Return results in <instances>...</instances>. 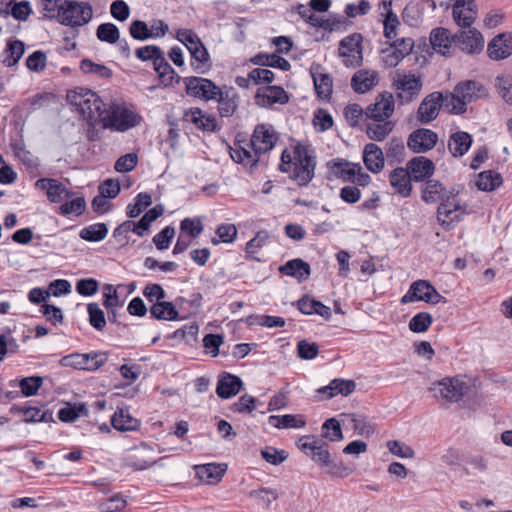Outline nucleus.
I'll return each mask as SVG.
<instances>
[{
  "mask_svg": "<svg viewBox=\"0 0 512 512\" xmlns=\"http://www.w3.org/2000/svg\"><path fill=\"white\" fill-rule=\"evenodd\" d=\"M316 165L315 150L310 145L297 143L291 151L282 152L279 168L299 186H307L315 176Z\"/></svg>",
  "mask_w": 512,
  "mask_h": 512,
  "instance_id": "f257e3e1",
  "label": "nucleus"
},
{
  "mask_svg": "<svg viewBox=\"0 0 512 512\" xmlns=\"http://www.w3.org/2000/svg\"><path fill=\"white\" fill-rule=\"evenodd\" d=\"M67 101L85 120L101 119L105 112L101 98L87 88H76L67 93Z\"/></svg>",
  "mask_w": 512,
  "mask_h": 512,
  "instance_id": "f03ea898",
  "label": "nucleus"
},
{
  "mask_svg": "<svg viewBox=\"0 0 512 512\" xmlns=\"http://www.w3.org/2000/svg\"><path fill=\"white\" fill-rule=\"evenodd\" d=\"M93 18V9L88 2L63 0L58 4L57 21L71 28H78L88 24Z\"/></svg>",
  "mask_w": 512,
  "mask_h": 512,
  "instance_id": "7ed1b4c3",
  "label": "nucleus"
},
{
  "mask_svg": "<svg viewBox=\"0 0 512 512\" xmlns=\"http://www.w3.org/2000/svg\"><path fill=\"white\" fill-rule=\"evenodd\" d=\"M140 116L121 104H112L101 117L103 127L114 131L125 132L140 122Z\"/></svg>",
  "mask_w": 512,
  "mask_h": 512,
  "instance_id": "20e7f679",
  "label": "nucleus"
},
{
  "mask_svg": "<svg viewBox=\"0 0 512 512\" xmlns=\"http://www.w3.org/2000/svg\"><path fill=\"white\" fill-rule=\"evenodd\" d=\"M468 382L460 377H446L433 384L431 388L436 397H441L447 402H458L469 391Z\"/></svg>",
  "mask_w": 512,
  "mask_h": 512,
  "instance_id": "39448f33",
  "label": "nucleus"
},
{
  "mask_svg": "<svg viewBox=\"0 0 512 512\" xmlns=\"http://www.w3.org/2000/svg\"><path fill=\"white\" fill-rule=\"evenodd\" d=\"M418 301H423L429 304H438L440 302L446 303L445 297H443L427 280L414 281L410 285L406 294L401 298L402 304Z\"/></svg>",
  "mask_w": 512,
  "mask_h": 512,
  "instance_id": "423d86ee",
  "label": "nucleus"
},
{
  "mask_svg": "<svg viewBox=\"0 0 512 512\" xmlns=\"http://www.w3.org/2000/svg\"><path fill=\"white\" fill-rule=\"evenodd\" d=\"M362 36L354 33L341 40L339 45V56L346 67H355L362 61L361 49Z\"/></svg>",
  "mask_w": 512,
  "mask_h": 512,
  "instance_id": "0eeeda50",
  "label": "nucleus"
},
{
  "mask_svg": "<svg viewBox=\"0 0 512 512\" xmlns=\"http://www.w3.org/2000/svg\"><path fill=\"white\" fill-rule=\"evenodd\" d=\"M185 84L186 93L189 96L204 100H212L217 98L219 94V87L209 79L202 77H186L183 79Z\"/></svg>",
  "mask_w": 512,
  "mask_h": 512,
  "instance_id": "6e6552de",
  "label": "nucleus"
},
{
  "mask_svg": "<svg viewBox=\"0 0 512 512\" xmlns=\"http://www.w3.org/2000/svg\"><path fill=\"white\" fill-rule=\"evenodd\" d=\"M454 46L466 54H478L484 48V38L476 28H468L454 34Z\"/></svg>",
  "mask_w": 512,
  "mask_h": 512,
  "instance_id": "1a4fd4ad",
  "label": "nucleus"
},
{
  "mask_svg": "<svg viewBox=\"0 0 512 512\" xmlns=\"http://www.w3.org/2000/svg\"><path fill=\"white\" fill-rule=\"evenodd\" d=\"M478 9L475 0H454L452 17L462 28H470L477 19Z\"/></svg>",
  "mask_w": 512,
  "mask_h": 512,
  "instance_id": "9d476101",
  "label": "nucleus"
},
{
  "mask_svg": "<svg viewBox=\"0 0 512 512\" xmlns=\"http://www.w3.org/2000/svg\"><path fill=\"white\" fill-rule=\"evenodd\" d=\"M395 109V100L392 94H380L374 103L365 109V116L368 120H389Z\"/></svg>",
  "mask_w": 512,
  "mask_h": 512,
  "instance_id": "9b49d317",
  "label": "nucleus"
},
{
  "mask_svg": "<svg viewBox=\"0 0 512 512\" xmlns=\"http://www.w3.org/2000/svg\"><path fill=\"white\" fill-rule=\"evenodd\" d=\"M277 140L273 128L266 124H259L255 127L250 140V146L255 154H263L270 151Z\"/></svg>",
  "mask_w": 512,
  "mask_h": 512,
  "instance_id": "f8f14e48",
  "label": "nucleus"
},
{
  "mask_svg": "<svg viewBox=\"0 0 512 512\" xmlns=\"http://www.w3.org/2000/svg\"><path fill=\"white\" fill-rule=\"evenodd\" d=\"M35 187L45 191L48 200L52 203H60L73 195L64 184L54 178H40L35 182Z\"/></svg>",
  "mask_w": 512,
  "mask_h": 512,
  "instance_id": "ddd939ff",
  "label": "nucleus"
},
{
  "mask_svg": "<svg viewBox=\"0 0 512 512\" xmlns=\"http://www.w3.org/2000/svg\"><path fill=\"white\" fill-rule=\"evenodd\" d=\"M437 141L438 136L434 131L420 128L410 134L407 145L413 152L423 153L434 148Z\"/></svg>",
  "mask_w": 512,
  "mask_h": 512,
  "instance_id": "4468645a",
  "label": "nucleus"
},
{
  "mask_svg": "<svg viewBox=\"0 0 512 512\" xmlns=\"http://www.w3.org/2000/svg\"><path fill=\"white\" fill-rule=\"evenodd\" d=\"M441 99V92H433L424 98L417 111V118L421 123L427 124L436 119L442 107Z\"/></svg>",
  "mask_w": 512,
  "mask_h": 512,
  "instance_id": "2eb2a0df",
  "label": "nucleus"
},
{
  "mask_svg": "<svg viewBox=\"0 0 512 512\" xmlns=\"http://www.w3.org/2000/svg\"><path fill=\"white\" fill-rule=\"evenodd\" d=\"M256 103L262 107H269L273 104H285L289 98L286 91L280 86H265L258 89Z\"/></svg>",
  "mask_w": 512,
  "mask_h": 512,
  "instance_id": "dca6fc26",
  "label": "nucleus"
},
{
  "mask_svg": "<svg viewBox=\"0 0 512 512\" xmlns=\"http://www.w3.org/2000/svg\"><path fill=\"white\" fill-rule=\"evenodd\" d=\"M355 388V381L336 378L332 380L327 386L319 388L317 390V394L320 395V400L330 399L338 394L342 396H348L355 391Z\"/></svg>",
  "mask_w": 512,
  "mask_h": 512,
  "instance_id": "f3484780",
  "label": "nucleus"
},
{
  "mask_svg": "<svg viewBox=\"0 0 512 512\" xmlns=\"http://www.w3.org/2000/svg\"><path fill=\"white\" fill-rule=\"evenodd\" d=\"M430 43L432 48L443 56L451 55L454 46V35L444 27L432 29L430 33Z\"/></svg>",
  "mask_w": 512,
  "mask_h": 512,
  "instance_id": "a211bd4d",
  "label": "nucleus"
},
{
  "mask_svg": "<svg viewBox=\"0 0 512 512\" xmlns=\"http://www.w3.org/2000/svg\"><path fill=\"white\" fill-rule=\"evenodd\" d=\"M412 177L407 168L398 167L389 173V183L394 192L406 198L412 192Z\"/></svg>",
  "mask_w": 512,
  "mask_h": 512,
  "instance_id": "6ab92c4d",
  "label": "nucleus"
},
{
  "mask_svg": "<svg viewBox=\"0 0 512 512\" xmlns=\"http://www.w3.org/2000/svg\"><path fill=\"white\" fill-rule=\"evenodd\" d=\"M327 168L334 177L351 183L355 176V171H360V163L349 162L343 158H335L327 163Z\"/></svg>",
  "mask_w": 512,
  "mask_h": 512,
  "instance_id": "aec40b11",
  "label": "nucleus"
},
{
  "mask_svg": "<svg viewBox=\"0 0 512 512\" xmlns=\"http://www.w3.org/2000/svg\"><path fill=\"white\" fill-rule=\"evenodd\" d=\"M406 168L412 180L420 182L433 175L435 165L430 159L424 156H417L408 161Z\"/></svg>",
  "mask_w": 512,
  "mask_h": 512,
  "instance_id": "412c9836",
  "label": "nucleus"
},
{
  "mask_svg": "<svg viewBox=\"0 0 512 512\" xmlns=\"http://www.w3.org/2000/svg\"><path fill=\"white\" fill-rule=\"evenodd\" d=\"M242 386L243 382L238 376L223 372L218 377L216 393L220 398L228 399L235 396Z\"/></svg>",
  "mask_w": 512,
  "mask_h": 512,
  "instance_id": "4be33fe9",
  "label": "nucleus"
},
{
  "mask_svg": "<svg viewBox=\"0 0 512 512\" xmlns=\"http://www.w3.org/2000/svg\"><path fill=\"white\" fill-rule=\"evenodd\" d=\"M488 54L493 60H501L512 54V36L502 33L495 36L488 44Z\"/></svg>",
  "mask_w": 512,
  "mask_h": 512,
  "instance_id": "5701e85b",
  "label": "nucleus"
},
{
  "mask_svg": "<svg viewBox=\"0 0 512 512\" xmlns=\"http://www.w3.org/2000/svg\"><path fill=\"white\" fill-rule=\"evenodd\" d=\"M464 213V209L460 203L456 200H450V197L446 195L437 210L438 220L442 226L448 222L459 221L461 215Z\"/></svg>",
  "mask_w": 512,
  "mask_h": 512,
  "instance_id": "b1692460",
  "label": "nucleus"
},
{
  "mask_svg": "<svg viewBox=\"0 0 512 512\" xmlns=\"http://www.w3.org/2000/svg\"><path fill=\"white\" fill-rule=\"evenodd\" d=\"M363 162L370 172L375 174L381 172L385 164L382 149L374 143L366 144L363 149Z\"/></svg>",
  "mask_w": 512,
  "mask_h": 512,
  "instance_id": "393cba45",
  "label": "nucleus"
},
{
  "mask_svg": "<svg viewBox=\"0 0 512 512\" xmlns=\"http://www.w3.org/2000/svg\"><path fill=\"white\" fill-rule=\"evenodd\" d=\"M378 84V73L374 70H359L352 79L351 86L357 93H366Z\"/></svg>",
  "mask_w": 512,
  "mask_h": 512,
  "instance_id": "a878e982",
  "label": "nucleus"
},
{
  "mask_svg": "<svg viewBox=\"0 0 512 512\" xmlns=\"http://www.w3.org/2000/svg\"><path fill=\"white\" fill-rule=\"evenodd\" d=\"M455 91L460 94V97H462L467 104L486 96L483 85L473 80L458 83L455 86Z\"/></svg>",
  "mask_w": 512,
  "mask_h": 512,
  "instance_id": "bb28decb",
  "label": "nucleus"
},
{
  "mask_svg": "<svg viewBox=\"0 0 512 512\" xmlns=\"http://www.w3.org/2000/svg\"><path fill=\"white\" fill-rule=\"evenodd\" d=\"M394 126L391 120H369L366 124V134L369 139L381 142L393 131Z\"/></svg>",
  "mask_w": 512,
  "mask_h": 512,
  "instance_id": "cd10ccee",
  "label": "nucleus"
},
{
  "mask_svg": "<svg viewBox=\"0 0 512 512\" xmlns=\"http://www.w3.org/2000/svg\"><path fill=\"white\" fill-rule=\"evenodd\" d=\"M185 117L202 131L212 132L216 129V119L199 108H191Z\"/></svg>",
  "mask_w": 512,
  "mask_h": 512,
  "instance_id": "c85d7f7f",
  "label": "nucleus"
},
{
  "mask_svg": "<svg viewBox=\"0 0 512 512\" xmlns=\"http://www.w3.org/2000/svg\"><path fill=\"white\" fill-rule=\"evenodd\" d=\"M279 272L294 277L298 280H305L310 276V265L300 258L292 259L279 267Z\"/></svg>",
  "mask_w": 512,
  "mask_h": 512,
  "instance_id": "c756f323",
  "label": "nucleus"
},
{
  "mask_svg": "<svg viewBox=\"0 0 512 512\" xmlns=\"http://www.w3.org/2000/svg\"><path fill=\"white\" fill-rule=\"evenodd\" d=\"M472 145V137L467 132L453 133L448 141V149L454 157H462Z\"/></svg>",
  "mask_w": 512,
  "mask_h": 512,
  "instance_id": "7c9ffc66",
  "label": "nucleus"
},
{
  "mask_svg": "<svg viewBox=\"0 0 512 512\" xmlns=\"http://www.w3.org/2000/svg\"><path fill=\"white\" fill-rule=\"evenodd\" d=\"M393 83L397 90L408 92L410 96L417 95L422 87L420 77L414 74L398 72L394 77Z\"/></svg>",
  "mask_w": 512,
  "mask_h": 512,
  "instance_id": "2f4dec72",
  "label": "nucleus"
},
{
  "mask_svg": "<svg viewBox=\"0 0 512 512\" xmlns=\"http://www.w3.org/2000/svg\"><path fill=\"white\" fill-rule=\"evenodd\" d=\"M153 68L158 74L161 84H163L165 87L171 86L175 77L177 83H179L181 80V77L176 75L174 69L164 57V53H162L155 61Z\"/></svg>",
  "mask_w": 512,
  "mask_h": 512,
  "instance_id": "473e14b6",
  "label": "nucleus"
},
{
  "mask_svg": "<svg viewBox=\"0 0 512 512\" xmlns=\"http://www.w3.org/2000/svg\"><path fill=\"white\" fill-rule=\"evenodd\" d=\"M268 422L278 429L303 428L306 425L304 416L300 414L272 415L268 418Z\"/></svg>",
  "mask_w": 512,
  "mask_h": 512,
  "instance_id": "72a5a7b5",
  "label": "nucleus"
},
{
  "mask_svg": "<svg viewBox=\"0 0 512 512\" xmlns=\"http://www.w3.org/2000/svg\"><path fill=\"white\" fill-rule=\"evenodd\" d=\"M345 417L356 434L369 437L374 433L375 424L369 417L362 414H347Z\"/></svg>",
  "mask_w": 512,
  "mask_h": 512,
  "instance_id": "f704fd0d",
  "label": "nucleus"
},
{
  "mask_svg": "<svg viewBox=\"0 0 512 512\" xmlns=\"http://www.w3.org/2000/svg\"><path fill=\"white\" fill-rule=\"evenodd\" d=\"M312 459L318 463L322 468H325L329 474L337 475L339 471L338 465L331 459L328 447L326 444L319 442L314 453H312Z\"/></svg>",
  "mask_w": 512,
  "mask_h": 512,
  "instance_id": "c9c22d12",
  "label": "nucleus"
},
{
  "mask_svg": "<svg viewBox=\"0 0 512 512\" xmlns=\"http://www.w3.org/2000/svg\"><path fill=\"white\" fill-rule=\"evenodd\" d=\"M230 156L234 162L244 165L250 172H253L259 161L257 158L258 154L242 146L235 145V147H231Z\"/></svg>",
  "mask_w": 512,
  "mask_h": 512,
  "instance_id": "e433bc0d",
  "label": "nucleus"
},
{
  "mask_svg": "<svg viewBox=\"0 0 512 512\" xmlns=\"http://www.w3.org/2000/svg\"><path fill=\"white\" fill-rule=\"evenodd\" d=\"M25 51L24 43L20 40H10L2 53V63L6 67L15 66Z\"/></svg>",
  "mask_w": 512,
  "mask_h": 512,
  "instance_id": "4c0bfd02",
  "label": "nucleus"
},
{
  "mask_svg": "<svg viewBox=\"0 0 512 512\" xmlns=\"http://www.w3.org/2000/svg\"><path fill=\"white\" fill-rule=\"evenodd\" d=\"M112 426L119 431H132L136 430L139 426V421L129 414L128 410L119 408L111 418Z\"/></svg>",
  "mask_w": 512,
  "mask_h": 512,
  "instance_id": "58836bf2",
  "label": "nucleus"
},
{
  "mask_svg": "<svg viewBox=\"0 0 512 512\" xmlns=\"http://www.w3.org/2000/svg\"><path fill=\"white\" fill-rule=\"evenodd\" d=\"M225 472L226 465L223 464L210 463L196 467L198 477L207 483L219 481Z\"/></svg>",
  "mask_w": 512,
  "mask_h": 512,
  "instance_id": "ea45409f",
  "label": "nucleus"
},
{
  "mask_svg": "<svg viewBox=\"0 0 512 512\" xmlns=\"http://www.w3.org/2000/svg\"><path fill=\"white\" fill-rule=\"evenodd\" d=\"M446 196V190L437 180H428L422 190V200L427 203H436Z\"/></svg>",
  "mask_w": 512,
  "mask_h": 512,
  "instance_id": "a19ab883",
  "label": "nucleus"
},
{
  "mask_svg": "<svg viewBox=\"0 0 512 512\" xmlns=\"http://www.w3.org/2000/svg\"><path fill=\"white\" fill-rule=\"evenodd\" d=\"M312 78L318 96L323 99L329 98L332 94V77L327 73L315 70L312 72Z\"/></svg>",
  "mask_w": 512,
  "mask_h": 512,
  "instance_id": "79ce46f5",
  "label": "nucleus"
},
{
  "mask_svg": "<svg viewBox=\"0 0 512 512\" xmlns=\"http://www.w3.org/2000/svg\"><path fill=\"white\" fill-rule=\"evenodd\" d=\"M135 454L130 456L129 458V467H131L134 470H145L150 467H152L156 462L151 459H145L144 456L147 453H152L153 450L145 445L142 444L140 448H136L134 450Z\"/></svg>",
  "mask_w": 512,
  "mask_h": 512,
  "instance_id": "37998d69",
  "label": "nucleus"
},
{
  "mask_svg": "<svg viewBox=\"0 0 512 512\" xmlns=\"http://www.w3.org/2000/svg\"><path fill=\"white\" fill-rule=\"evenodd\" d=\"M218 110L221 116L228 117L232 115L237 107L235 93L233 90L222 91L219 89L217 94Z\"/></svg>",
  "mask_w": 512,
  "mask_h": 512,
  "instance_id": "c03bdc74",
  "label": "nucleus"
},
{
  "mask_svg": "<svg viewBox=\"0 0 512 512\" xmlns=\"http://www.w3.org/2000/svg\"><path fill=\"white\" fill-rule=\"evenodd\" d=\"M103 305L108 310L109 319L115 321V310L122 306L117 290L111 284H106L103 288Z\"/></svg>",
  "mask_w": 512,
  "mask_h": 512,
  "instance_id": "a18cd8bd",
  "label": "nucleus"
},
{
  "mask_svg": "<svg viewBox=\"0 0 512 512\" xmlns=\"http://www.w3.org/2000/svg\"><path fill=\"white\" fill-rule=\"evenodd\" d=\"M152 317L159 320H176L178 317V311L172 302H156L150 309Z\"/></svg>",
  "mask_w": 512,
  "mask_h": 512,
  "instance_id": "49530a36",
  "label": "nucleus"
},
{
  "mask_svg": "<svg viewBox=\"0 0 512 512\" xmlns=\"http://www.w3.org/2000/svg\"><path fill=\"white\" fill-rule=\"evenodd\" d=\"M441 104L445 109L454 114L464 113L467 106V103L455 90L445 95L442 94Z\"/></svg>",
  "mask_w": 512,
  "mask_h": 512,
  "instance_id": "de8ad7c7",
  "label": "nucleus"
},
{
  "mask_svg": "<svg viewBox=\"0 0 512 512\" xmlns=\"http://www.w3.org/2000/svg\"><path fill=\"white\" fill-rule=\"evenodd\" d=\"M108 234V228L104 223H95L84 227L79 236L81 239L90 242H100L106 238Z\"/></svg>",
  "mask_w": 512,
  "mask_h": 512,
  "instance_id": "09e8293b",
  "label": "nucleus"
},
{
  "mask_svg": "<svg viewBox=\"0 0 512 512\" xmlns=\"http://www.w3.org/2000/svg\"><path fill=\"white\" fill-rule=\"evenodd\" d=\"M502 183V177L499 173L488 170L479 174L476 185L482 191H492Z\"/></svg>",
  "mask_w": 512,
  "mask_h": 512,
  "instance_id": "8fccbe9b",
  "label": "nucleus"
},
{
  "mask_svg": "<svg viewBox=\"0 0 512 512\" xmlns=\"http://www.w3.org/2000/svg\"><path fill=\"white\" fill-rule=\"evenodd\" d=\"M96 36L102 42L115 44L119 41L120 32L115 24L108 22L98 26Z\"/></svg>",
  "mask_w": 512,
  "mask_h": 512,
  "instance_id": "3c124183",
  "label": "nucleus"
},
{
  "mask_svg": "<svg viewBox=\"0 0 512 512\" xmlns=\"http://www.w3.org/2000/svg\"><path fill=\"white\" fill-rule=\"evenodd\" d=\"M215 233L216 237L212 238V244L232 243L237 237V228L234 224L225 223L219 225Z\"/></svg>",
  "mask_w": 512,
  "mask_h": 512,
  "instance_id": "603ef678",
  "label": "nucleus"
},
{
  "mask_svg": "<svg viewBox=\"0 0 512 512\" xmlns=\"http://www.w3.org/2000/svg\"><path fill=\"white\" fill-rule=\"evenodd\" d=\"M152 203L151 196L147 193H139L135 197V202L128 204L126 214L130 218L138 217Z\"/></svg>",
  "mask_w": 512,
  "mask_h": 512,
  "instance_id": "864d4df0",
  "label": "nucleus"
},
{
  "mask_svg": "<svg viewBox=\"0 0 512 512\" xmlns=\"http://www.w3.org/2000/svg\"><path fill=\"white\" fill-rule=\"evenodd\" d=\"M126 506V497L122 493H116L106 501L100 503L99 508L103 512H121Z\"/></svg>",
  "mask_w": 512,
  "mask_h": 512,
  "instance_id": "5fc2aeb1",
  "label": "nucleus"
},
{
  "mask_svg": "<svg viewBox=\"0 0 512 512\" xmlns=\"http://www.w3.org/2000/svg\"><path fill=\"white\" fill-rule=\"evenodd\" d=\"M322 436L330 441H340L343 439L341 425L336 418H329L323 423Z\"/></svg>",
  "mask_w": 512,
  "mask_h": 512,
  "instance_id": "6e6d98bb",
  "label": "nucleus"
},
{
  "mask_svg": "<svg viewBox=\"0 0 512 512\" xmlns=\"http://www.w3.org/2000/svg\"><path fill=\"white\" fill-rule=\"evenodd\" d=\"M81 70L87 74H94L100 78L107 79L112 76V70L105 65L96 64L89 59H83L80 65Z\"/></svg>",
  "mask_w": 512,
  "mask_h": 512,
  "instance_id": "4d7b16f0",
  "label": "nucleus"
},
{
  "mask_svg": "<svg viewBox=\"0 0 512 512\" xmlns=\"http://www.w3.org/2000/svg\"><path fill=\"white\" fill-rule=\"evenodd\" d=\"M87 312L91 326L96 330H103L106 325V319L104 311L100 306L97 303H89L87 305Z\"/></svg>",
  "mask_w": 512,
  "mask_h": 512,
  "instance_id": "13d9d810",
  "label": "nucleus"
},
{
  "mask_svg": "<svg viewBox=\"0 0 512 512\" xmlns=\"http://www.w3.org/2000/svg\"><path fill=\"white\" fill-rule=\"evenodd\" d=\"M432 324V316L427 312H419L409 321V329L415 333H423Z\"/></svg>",
  "mask_w": 512,
  "mask_h": 512,
  "instance_id": "bf43d9fd",
  "label": "nucleus"
},
{
  "mask_svg": "<svg viewBox=\"0 0 512 512\" xmlns=\"http://www.w3.org/2000/svg\"><path fill=\"white\" fill-rule=\"evenodd\" d=\"M269 239V233L265 230L259 231L251 240L246 244L245 251L249 257L257 259L255 254L262 248Z\"/></svg>",
  "mask_w": 512,
  "mask_h": 512,
  "instance_id": "052dcab7",
  "label": "nucleus"
},
{
  "mask_svg": "<svg viewBox=\"0 0 512 512\" xmlns=\"http://www.w3.org/2000/svg\"><path fill=\"white\" fill-rule=\"evenodd\" d=\"M43 384V378L40 376H31L21 379L19 386L25 396H33Z\"/></svg>",
  "mask_w": 512,
  "mask_h": 512,
  "instance_id": "680f3d73",
  "label": "nucleus"
},
{
  "mask_svg": "<svg viewBox=\"0 0 512 512\" xmlns=\"http://www.w3.org/2000/svg\"><path fill=\"white\" fill-rule=\"evenodd\" d=\"M499 94L508 104H512V76L501 75L496 78Z\"/></svg>",
  "mask_w": 512,
  "mask_h": 512,
  "instance_id": "e2e57ef3",
  "label": "nucleus"
},
{
  "mask_svg": "<svg viewBox=\"0 0 512 512\" xmlns=\"http://www.w3.org/2000/svg\"><path fill=\"white\" fill-rule=\"evenodd\" d=\"M162 50L160 47L156 45H146L136 49L135 56L137 59L145 62L152 61L153 64L158 59V57L162 54Z\"/></svg>",
  "mask_w": 512,
  "mask_h": 512,
  "instance_id": "0e129e2a",
  "label": "nucleus"
},
{
  "mask_svg": "<svg viewBox=\"0 0 512 512\" xmlns=\"http://www.w3.org/2000/svg\"><path fill=\"white\" fill-rule=\"evenodd\" d=\"M175 235V229L172 226H166L162 231L153 237V242L158 250H166Z\"/></svg>",
  "mask_w": 512,
  "mask_h": 512,
  "instance_id": "69168bd1",
  "label": "nucleus"
},
{
  "mask_svg": "<svg viewBox=\"0 0 512 512\" xmlns=\"http://www.w3.org/2000/svg\"><path fill=\"white\" fill-rule=\"evenodd\" d=\"M85 200L81 197L65 202L59 207V212L63 216L70 214L80 215L85 210Z\"/></svg>",
  "mask_w": 512,
  "mask_h": 512,
  "instance_id": "338daca9",
  "label": "nucleus"
},
{
  "mask_svg": "<svg viewBox=\"0 0 512 512\" xmlns=\"http://www.w3.org/2000/svg\"><path fill=\"white\" fill-rule=\"evenodd\" d=\"M262 457L272 465H279L288 458L285 450H278L274 447H266L261 450Z\"/></svg>",
  "mask_w": 512,
  "mask_h": 512,
  "instance_id": "774afa93",
  "label": "nucleus"
}]
</instances>
